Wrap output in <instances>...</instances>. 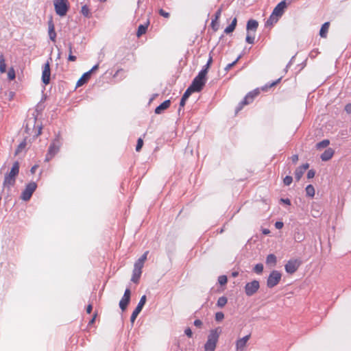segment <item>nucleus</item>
<instances>
[{"label":"nucleus","instance_id":"obj_32","mask_svg":"<svg viewBox=\"0 0 351 351\" xmlns=\"http://www.w3.org/2000/svg\"><path fill=\"white\" fill-rule=\"evenodd\" d=\"M195 92V90H193V88L190 86L185 91V93H184V95H182V97H184V99H188V98L190 97V95L193 93Z\"/></svg>","mask_w":351,"mask_h":351},{"label":"nucleus","instance_id":"obj_63","mask_svg":"<svg viewBox=\"0 0 351 351\" xmlns=\"http://www.w3.org/2000/svg\"><path fill=\"white\" fill-rule=\"evenodd\" d=\"M53 157H51V156H48V153L47 154L45 161H49Z\"/></svg>","mask_w":351,"mask_h":351},{"label":"nucleus","instance_id":"obj_33","mask_svg":"<svg viewBox=\"0 0 351 351\" xmlns=\"http://www.w3.org/2000/svg\"><path fill=\"white\" fill-rule=\"evenodd\" d=\"M227 298L226 297H220L217 300V306L219 307H223L227 303Z\"/></svg>","mask_w":351,"mask_h":351},{"label":"nucleus","instance_id":"obj_19","mask_svg":"<svg viewBox=\"0 0 351 351\" xmlns=\"http://www.w3.org/2000/svg\"><path fill=\"white\" fill-rule=\"evenodd\" d=\"M334 154V151L331 148H328L321 155V158L323 161L330 160Z\"/></svg>","mask_w":351,"mask_h":351},{"label":"nucleus","instance_id":"obj_46","mask_svg":"<svg viewBox=\"0 0 351 351\" xmlns=\"http://www.w3.org/2000/svg\"><path fill=\"white\" fill-rule=\"evenodd\" d=\"M148 254V251L145 252L141 258H139L138 260L141 261L143 263H145V261L147 260Z\"/></svg>","mask_w":351,"mask_h":351},{"label":"nucleus","instance_id":"obj_23","mask_svg":"<svg viewBox=\"0 0 351 351\" xmlns=\"http://www.w3.org/2000/svg\"><path fill=\"white\" fill-rule=\"evenodd\" d=\"M276 262H277L276 256L274 254H271L267 256V258H266L267 265L274 267L276 265Z\"/></svg>","mask_w":351,"mask_h":351},{"label":"nucleus","instance_id":"obj_37","mask_svg":"<svg viewBox=\"0 0 351 351\" xmlns=\"http://www.w3.org/2000/svg\"><path fill=\"white\" fill-rule=\"evenodd\" d=\"M81 12H82V14L84 16H87V17H88V16H89V15H90V11H89V9H88V6H87V5H83V6L82 7Z\"/></svg>","mask_w":351,"mask_h":351},{"label":"nucleus","instance_id":"obj_41","mask_svg":"<svg viewBox=\"0 0 351 351\" xmlns=\"http://www.w3.org/2000/svg\"><path fill=\"white\" fill-rule=\"evenodd\" d=\"M143 145V140L141 138H138V141H137V145H136V150L137 152H139L141 150V149L142 148Z\"/></svg>","mask_w":351,"mask_h":351},{"label":"nucleus","instance_id":"obj_18","mask_svg":"<svg viewBox=\"0 0 351 351\" xmlns=\"http://www.w3.org/2000/svg\"><path fill=\"white\" fill-rule=\"evenodd\" d=\"M171 101L170 100H166L163 101L160 105H159L155 109L156 114H161L165 110L167 109L170 106Z\"/></svg>","mask_w":351,"mask_h":351},{"label":"nucleus","instance_id":"obj_48","mask_svg":"<svg viewBox=\"0 0 351 351\" xmlns=\"http://www.w3.org/2000/svg\"><path fill=\"white\" fill-rule=\"evenodd\" d=\"M284 224L282 221H276L275 223V227L277 229H281L283 227Z\"/></svg>","mask_w":351,"mask_h":351},{"label":"nucleus","instance_id":"obj_24","mask_svg":"<svg viewBox=\"0 0 351 351\" xmlns=\"http://www.w3.org/2000/svg\"><path fill=\"white\" fill-rule=\"evenodd\" d=\"M258 23L256 21L252 20V19L249 20L247 23V31H250V30L256 31L258 27Z\"/></svg>","mask_w":351,"mask_h":351},{"label":"nucleus","instance_id":"obj_17","mask_svg":"<svg viewBox=\"0 0 351 351\" xmlns=\"http://www.w3.org/2000/svg\"><path fill=\"white\" fill-rule=\"evenodd\" d=\"M60 144L56 141H53L49 146L48 150V156L53 157L59 151Z\"/></svg>","mask_w":351,"mask_h":351},{"label":"nucleus","instance_id":"obj_52","mask_svg":"<svg viewBox=\"0 0 351 351\" xmlns=\"http://www.w3.org/2000/svg\"><path fill=\"white\" fill-rule=\"evenodd\" d=\"M291 160L293 163H296L298 160V155H293L291 156Z\"/></svg>","mask_w":351,"mask_h":351},{"label":"nucleus","instance_id":"obj_27","mask_svg":"<svg viewBox=\"0 0 351 351\" xmlns=\"http://www.w3.org/2000/svg\"><path fill=\"white\" fill-rule=\"evenodd\" d=\"M6 71V64L3 55L0 56V73H4Z\"/></svg>","mask_w":351,"mask_h":351},{"label":"nucleus","instance_id":"obj_29","mask_svg":"<svg viewBox=\"0 0 351 351\" xmlns=\"http://www.w3.org/2000/svg\"><path fill=\"white\" fill-rule=\"evenodd\" d=\"M329 144H330L329 140L325 139V140H323L322 141L318 143L316 145V147L317 149H321L322 148L326 147Z\"/></svg>","mask_w":351,"mask_h":351},{"label":"nucleus","instance_id":"obj_59","mask_svg":"<svg viewBox=\"0 0 351 351\" xmlns=\"http://www.w3.org/2000/svg\"><path fill=\"white\" fill-rule=\"evenodd\" d=\"M37 168H38V165H34V166H33V167L31 168V170H30L31 173L34 174V173H35V171H36V169H37Z\"/></svg>","mask_w":351,"mask_h":351},{"label":"nucleus","instance_id":"obj_47","mask_svg":"<svg viewBox=\"0 0 351 351\" xmlns=\"http://www.w3.org/2000/svg\"><path fill=\"white\" fill-rule=\"evenodd\" d=\"M315 171L312 169L309 170L307 173V178L308 179L313 178L315 176Z\"/></svg>","mask_w":351,"mask_h":351},{"label":"nucleus","instance_id":"obj_40","mask_svg":"<svg viewBox=\"0 0 351 351\" xmlns=\"http://www.w3.org/2000/svg\"><path fill=\"white\" fill-rule=\"evenodd\" d=\"M292 181H293L292 177L290 176H287L284 178L283 182L285 185L289 186L291 184Z\"/></svg>","mask_w":351,"mask_h":351},{"label":"nucleus","instance_id":"obj_9","mask_svg":"<svg viewBox=\"0 0 351 351\" xmlns=\"http://www.w3.org/2000/svg\"><path fill=\"white\" fill-rule=\"evenodd\" d=\"M300 265V262L298 260H290L285 265V270L289 274H293L297 271L299 266Z\"/></svg>","mask_w":351,"mask_h":351},{"label":"nucleus","instance_id":"obj_13","mask_svg":"<svg viewBox=\"0 0 351 351\" xmlns=\"http://www.w3.org/2000/svg\"><path fill=\"white\" fill-rule=\"evenodd\" d=\"M286 8H287L286 1H282L275 7L272 13L280 18L283 14Z\"/></svg>","mask_w":351,"mask_h":351},{"label":"nucleus","instance_id":"obj_21","mask_svg":"<svg viewBox=\"0 0 351 351\" xmlns=\"http://www.w3.org/2000/svg\"><path fill=\"white\" fill-rule=\"evenodd\" d=\"M329 26H330V23L329 22H326L324 23L321 29H320V31H319V36L322 38H326L327 36V33H328V29H329Z\"/></svg>","mask_w":351,"mask_h":351},{"label":"nucleus","instance_id":"obj_2","mask_svg":"<svg viewBox=\"0 0 351 351\" xmlns=\"http://www.w3.org/2000/svg\"><path fill=\"white\" fill-rule=\"evenodd\" d=\"M206 80V71L205 70H202L194 78L190 86L193 88V90H195V91L199 92L204 86Z\"/></svg>","mask_w":351,"mask_h":351},{"label":"nucleus","instance_id":"obj_49","mask_svg":"<svg viewBox=\"0 0 351 351\" xmlns=\"http://www.w3.org/2000/svg\"><path fill=\"white\" fill-rule=\"evenodd\" d=\"M184 332L189 337H191L192 336V331H191V328H187L185 330Z\"/></svg>","mask_w":351,"mask_h":351},{"label":"nucleus","instance_id":"obj_54","mask_svg":"<svg viewBox=\"0 0 351 351\" xmlns=\"http://www.w3.org/2000/svg\"><path fill=\"white\" fill-rule=\"evenodd\" d=\"M280 202L287 204V205H290L291 204V202L289 199H280Z\"/></svg>","mask_w":351,"mask_h":351},{"label":"nucleus","instance_id":"obj_57","mask_svg":"<svg viewBox=\"0 0 351 351\" xmlns=\"http://www.w3.org/2000/svg\"><path fill=\"white\" fill-rule=\"evenodd\" d=\"M92 305L91 304H89L88 305L87 308H86V312L87 313H91V311H92Z\"/></svg>","mask_w":351,"mask_h":351},{"label":"nucleus","instance_id":"obj_1","mask_svg":"<svg viewBox=\"0 0 351 351\" xmlns=\"http://www.w3.org/2000/svg\"><path fill=\"white\" fill-rule=\"evenodd\" d=\"M221 332L220 328L210 330L207 341L204 345L205 351H215Z\"/></svg>","mask_w":351,"mask_h":351},{"label":"nucleus","instance_id":"obj_7","mask_svg":"<svg viewBox=\"0 0 351 351\" xmlns=\"http://www.w3.org/2000/svg\"><path fill=\"white\" fill-rule=\"evenodd\" d=\"M260 284L256 280L247 282L245 286V293L247 296H252L259 289Z\"/></svg>","mask_w":351,"mask_h":351},{"label":"nucleus","instance_id":"obj_55","mask_svg":"<svg viewBox=\"0 0 351 351\" xmlns=\"http://www.w3.org/2000/svg\"><path fill=\"white\" fill-rule=\"evenodd\" d=\"M345 110L348 112H351V104H348L346 106Z\"/></svg>","mask_w":351,"mask_h":351},{"label":"nucleus","instance_id":"obj_15","mask_svg":"<svg viewBox=\"0 0 351 351\" xmlns=\"http://www.w3.org/2000/svg\"><path fill=\"white\" fill-rule=\"evenodd\" d=\"M309 165L308 163H305L302 166L298 167L295 172V178L298 181L302 177L305 171L308 168Z\"/></svg>","mask_w":351,"mask_h":351},{"label":"nucleus","instance_id":"obj_51","mask_svg":"<svg viewBox=\"0 0 351 351\" xmlns=\"http://www.w3.org/2000/svg\"><path fill=\"white\" fill-rule=\"evenodd\" d=\"M98 68H99V65L96 64L90 71H88V72H90V75H91L92 73H93L94 71L97 70Z\"/></svg>","mask_w":351,"mask_h":351},{"label":"nucleus","instance_id":"obj_42","mask_svg":"<svg viewBox=\"0 0 351 351\" xmlns=\"http://www.w3.org/2000/svg\"><path fill=\"white\" fill-rule=\"evenodd\" d=\"M224 318V315L221 312H218L215 314V319L218 322L221 321Z\"/></svg>","mask_w":351,"mask_h":351},{"label":"nucleus","instance_id":"obj_61","mask_svg":"<svg viewBox=\"0 0 351 351\" xmlns=\"http://www.w3.org/2000/svg\"><path fill=\"white\" fill-rule=\"evenodd\" d=\"M210 65H208L207 63L204 66V69L202 70H205L206 71V73H208V69H209Z\"/></svg>","mask_w":351,"mask_h":351},{"label":"nucleus","instance_id":"obj_22","mask_svg":"<svg viewBox=\"0 0 351 351\" xmlns=\"http://www.w3.org/2000/svg\"><path fill=\"white\" fill-rule=\"evenodd\" d=\"M90 77V72H86L85 73H84L83 75L77 81V86H81L85 83H86Z\"/></svg>","mask_w":351,"mask_h":351},{"label":"nucleus","instance_id":"obj_25","mask_svg":"<svg viewBox=\"0 0 351 351\" xmlns=\"http://www.w3.org/2000/svg\"><path fill=\"white\" fill-rule=\"evenodd\" d=\"M237 23V18H234V19L232 20V23H231V24H230V25H228V26L225 29L224 32H225L226 34H230V33L232 32L234 30L235 27H236Z\"/></svg>","mask_w":351,"mask_h":351},{"label":"nucleus","instance_id":"obj_64","mask_svg":"<svg viewBox=\"0 0 351 351\" xmlns=\"http://www.w3.org/2000/svg\"><path fill=\"white\" fill-rule=\"evenodd\" d=\"M269 232H269V230L268 229H264V230H263V233L264 234H268Z\"/></svg>","mask_w":351,"mask_h":351},{"label":"nucleus","instance_id":"obj_60","mask_svg":"<svg viewBox=\"0 0 351 351\" xmlns=\"http://www.w3.org/2000/svg\"><path fill=\"white\" fill-rule=\"evenodd\" d=\"M212 62H213V57L211 56H210V57L208 58V60L207 62V64L208 65H210L212 64Z\"/></svg>","mask_w":351,"mask_h":351},{"label":"nucleus","instance_id":"obj_6","mask_svg":"<svg viewBox=\"0 0 351 351\" xmlns=\"http://www.w3.org/2000/svg\"><path fill=\"white\" fill-rule=\"evenodd\" d=\"M36 187L37 184L34 182H32L27 184L25 186V189L21 193V199L24 201H28L31 198L33 193L36 189Z\"/></svg>","mask_w":351,"mask_h":351},{"label":"nucleus","instance_id":"obj_44","mask_svg":"<svg viewBox=\"0 0 351 351\" xmlns=\"http://www.w3.org/2000/svg\"><path fill=\"white\" fill-rule=\"evenodd\" d=\"M239 58H237V60L235 61H234L233 62L230 63V64H228L226 68H225V70L226 71H229L237 62V61L239 60Z\"/></svg>","mask_w":351,"mask_h":351},{"label":"nucleus","instance_id":"obj_53","mask_svg":"<svg viewBox=\"0 0 351 351\" xmlns=\"http://www.w3.org/2000/svg\"><path fill=\"white\" fill-rule=\"evenodd\" d=\"M68 60H69V61H75V60H76V56H73L71 53H69V58H68Z\"/></svg>","mask_w":351,"mask_h":351},{"label":"nucleus","instance_id":"obj_12","mask_svg":"<svg viewBox=\"0 0 351 351\" xmlns=\"http://www.w3.org/2000/svg\"><path fill=\"white\" fill-rule=\"evenodd\" d=\"M250 338V335H246L243 338L239 339L236 341V351H244L247 343Z\"/></svg>","mask_w":351,"mask_h":351},{"label":"nucleus","instance_id":"obj_11","mask_svg":"<svg viewBox=\"0 0 351 351\" xmlns=\"http://www.w3.org/2000/svg\"><path fill=\"white\" fill-rule=\"evenodd\" d=\"M50 75H51L50 65H49V62H47L43 66V73H42V81L45 85H47L49 83Z\"/></svg>","mask_w":351,"mask_h":351},{"label":"nucleus","instance_id":"obj_31","mask_svg":"<svg viewBox=\"0 0 351 351\" xmlns=\"http://www.w3.org/2000/svg\"><path fill=\"white\" fill-rule=\"evenodd\" d=\"M306 193L308 196L313 197L315 195V189L311 184L306 187Z\"/></svg>","mask_w":351,"mask_h":351},{"label":"nucleus","instance_id":"obj_39","mask_svg":"<svg viewBox=\"0 0 351 351\" xmlns=\"http://www.w3.org/2000/svg\"><path fill=\"white\" fill-rule=\"evenodd\" d=\"M227 277L226 276H220L219 278H218V282L221 285H224L225 284L227 283Z\"/></svg>","mask_w":351,"mask_h":351},{"label":"nucleus","instance_id":"obj_10","mask_svg":"<svg viewBox=\"0 0 351 351\" xmlns=\"http://www.w3.org/2000/svg\"><path fill=\"white\" fill-rule=\"evenodd\" d=\"M130 289H126L125 293L123 294V298L119 302V307L123 311L126 309L130 300Z\"/></svg>","mask_w":351,"mask_h":351},{"label":"nucleus","instance_id":"obj_56","mask_svg":"<svg viewBox=\"0 0 351 351\" xmlns=\"http://www.w3.org/2000/svg\"><path fill=\"white\" fill-rule=\"evenodd\" d=\"M186 100L187 99H184L183 97H182L180 103V107H183L185 105V102H186Z\"/></svg>","mask_w":351,"mask_h":351},{"label":"nucleus","instance_id":"obj_50","mask_svg":"<svg viewBox=\"0 0 351 351\" xmlns=\"http://www.w3.org/2000/svg\"><path fill=\"white\" fill-rule=\"evenodd\" d=\"M202 321H201V320H199V319H196V320H195V322H194V325H195V326H197V327H200V326H202Z\"/></svg>","mask_w":351,"mask_h":351},{"label":"nucleus","instance_id":"obj_45","mask_svg":"<svg viewBox=\"0 0 351 351\" xmlns=\"http://www.w3.org/2000/svg\"><path fill=\"white\" fill-rule=\"evenodd\" d=\"M159 14L165 18H169V13L167 12H165L162 9L159 10Z\"/></svg>","mask_w":351,"mask_h":351},{"label":"nucleus","instance_id":"obj_58","mask_svg":"<svg viewBox=\"0 0 351 351\" xmlns=\"http://www.w3.org/2000/svg\"><path fill=\"white\" fill-rule=\"evenodd\" d=\"M280 81V78L278 79L276 81L272 82L269 86V87H272L275 85H276Z\"/></svg>","mask_w":351,"mask_h":351},{"label":"nucleus","instance_id":"obj_30","mask_svg":"<svg viewBox=\"0 0 351 351\" xmlns=\"http://www.w3.org/2000/svg\"><path fill=\"white\" fill-rule=\"evenodd\" d=\"M147 29V25H139L138 27L136 36L138 37H140L141 36H142L143 34H144L146 32Z\"/></svg>","mask_w":351,"mask_h":351},{"label":"nucleus","instance_id":"obj_3","mask_svg":"<svg viewBox=\"0 0 351 351\" xmlns=\"http://www.w3.org/2000/svg\"><path fill=\"white\" fill-rule=\"evenodd\" d=\"M19 171V164L18 162H15L12 167L11 169V171H10L8 175H6L4 179L3 185L5 186L10 187V186H12L15 182V178L18 175Z\"/></svg>","mask_w":351,"mask_h":351},{"label":"nucleus","instance_id":"obj_8","mask_svg":"<svg viewBox=\"0 0 351 351\" xmlns=\"http://www.w3.org/2000/svg\"><path fill=\"white\" fill-rule=\"evenodd\" d=\"M145 302H146V296L143 295L141 298V300H140L137 306L136 307V308L134 309V311H133V313L131 315L130 321L132 323L134 322L136 318L137 317L138 315L141 313Z\"/></svg>","mask_w":351,"mask_h":351},{"label":"nucleus","instance_id":"obj_35","mask_svg":"<svg viewBox=\"0 0 351 351\" xmlns=\"http://www.w3.org/2000/svg\"><path fill=\"white\" fill-rule=\"evenodd\" d=\"M253 270L256 274H261L263 271V265L261 263L256 264L254 266Z\"/></svg>","mask_w":351,"mask_h":351},{"label":"nucleus","instance_id":"obj_62","mask_svg":"<svg viewBox=\"0 0 351 351\" xmlns=\"http://www.w3.org/2000/svg\"><path fill=\"white\" fill-rule=\"evenodd\" d=\"M41 130H42V127L39 126L38 127V133H37L36 136H39V135L41 134Z\"/></svg>","mask_w":351,"mask_h":351},{"label":"nucleus","instance_id":"obj_38","mask_svg":"<svg viewBox=\"0 0 351 351\" xmlns=\"http://www.w3.org/2000/svg\"><path fill=\"white\" fill-rule=\"evenodd\" d=\"M8 77L10 80H13L15 78V71L12 67L8 70Z\"/></svg>","mask_w":351,"mask_h":351},{"label":"nucleus","instance_id":"obj_5","mask_svg":"<svg viewBox=\"0 0 351 351\" xmlns=\"http://www.w3.org/2000/svg\"><path fill=\"white\" fill-rule=\"evenodd\" d=\"M282 278V274L280 271L274 270L272 271L267 280V286L269 288H273L276 286L279 282L280 281Z\"/></svg>","mask_w":351,"mask_h":351},{"label":"nucleus","instance_id":"obj_14","mask_svg":"<svg viewBox=\"0 0 351 351\" xmlns=\"http://www.w3.org/2000/svg\"><path fill=\"white\" fill-rule=\"evenodd\" d=\"M259 93L260 90L258 89H255L253 91L249 93L244 98V100L242 101L241 104L246 105L250 104Z\"/></svg>","mask_w":351,"mask_h":351},{"label":"nucleus","instance_id":"obj_4","mask_svg":"<svg viewBox=\"0 0 351 351\" xmlns=\"http://www.w3.org/2000/svg\"><path fill=\"white\" fill-rule=\"evenodd\" d=\"M56 13L60 16H64L69 8L68 0H53Z\"/></svg>","mask_w":351,"mask_h":351},{"label":"nucleus","instance_id":"obj_16","mask_svg":"<svg viewBox=\"0 0 351 351\" xmlns=\"http://www.w3.org/2000/svg\"><path fill=\"white\" fill-rule=\"evenodd\" d=\"M222 12L221 8H219L215 14V18L212 20L211 27L214 29V31H217L219 28V23L218 21L221 16Z\"/></svg>","mask_w":351,"mask_h":351},{"label":"nucleus","instance_id":"obj_43","mask_svg":"<svg viewBox=\"0 0 351 351\" xmlns=\"http://www.w3.org/2000/svg\"><path fill=\"white\" fill-rule=\"evenodd\" d=\"M254 36H251L248 33L247 36H246V42H247L248 43L252 44L254 43Z\"/></svg>","mask_w":351,"mask_h":351},{"label":"nucleus","instance_id":"obj_36","mask_svg":"<svg viewBox=\"0 0 351 351\" xmlns=\"http://www.w3.org/2000/svg\"><path fill=\"white\" fill-rule=\"evenodd\" d=\"M144 263L141 261L137 260L134 265V269L139 271H142V268L143 267Z\"/></svg>","mask_w":351,"mask_h":351},{"label":"nucleus","instance_id":"obj_28","mask_svg":"<svg viewBox=\"0 0 351 351\" xmlns=\"http://www.w3.org/2000/svg\"><path fill=\"white\" fill-rule=\"evenodd\" d=\"M278 19H279L278 16H277L274 14L271 13L269 19L267 21V25H273L274 23H276L278 21Z\"/></svg>","mask_w":351,"mask_h":351},{"label":"nucleus","instance_id":"obj_34","mask_svg":"<svg viewBox=\"0 0 351 351\" xmlns=\"http://www.w3.org/2000/svg\"><path fill=\"white\" fill-rule=\"evenodd\" d=\"M26 147V141H23L21 142L16 149L15 154H19Z\"/></svg>","mask_w":351,"mask_h":351},{"label":"nucleus","instance_id":"obj_20","mask_svg":"<svg viewBox=\"0 0 351 351\" xmlns=\"http://www.w3.org/2000/svg\"><path fill=\"white\" fill-rule=\"evenodd\" d=\"M49 36L52 41H55L56 33L55 32L54 25L51 21L49 22Z\"/></svg>","mask_w":351,"mask_h":351},{"label":"nucleus","instance_id":"obj_26","mask_svg":"<svg viewBox=\"0 0 351 351\" xmlns=\"http://www.w3.org/2000/svg\"><path fill=\"white\" fill-rule=\"evenodd\" d=\"M141 274H142V271H139V270H136V269H134L131 281H132L134 283H137L139 280Z\"/></svg>","mask_w":351,"mask_h":351}]
</instances>
